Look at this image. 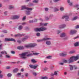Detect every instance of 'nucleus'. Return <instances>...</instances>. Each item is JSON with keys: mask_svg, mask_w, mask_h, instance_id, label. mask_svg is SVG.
<instances>
[{"mask_svg": "<svg viewBox=\"0 0 79 79\" xmlns=\"http://www.w3.org/2000/svg\"><path fill=\"white\" fill-rule=\"evenodd\" d=\"M34 30L35 32H41L42 31H46V30H47V28L44 27H41L39 28H35Z\"/></svg>", "mask_w": 79, "mask_h": 79, "instance_id": "nucleus-1", "label": "nucleus"}, {"mask_svg": "<svg viewBox=\"0 0 79 79\" xmlns=\"http://www.w3.org/2000/svg\"><path fill=\"white\" fill-rule=\"evenodd\" d=\"M37 44H31L28 45H24L25 48H32L37 46Z\"/></svg>", "mask_w": 79, "mask_h": 79, "instance_id": "nucleus-2", "label": "nucleus"}, {"mask_svg": "<svg viewBox=\"0 0 79 79\" xmlns=\"http://www.w3.org/2000/svg\"><path fill=\"white\" fill-rule=\"evenodd\" d=\"M27 53H28V52H24L22 54H19V55L22 59L25 60V59H26L27 58L26 55Z\"/></svg>", "mask_w": 79, "mask_h": 79, "instance_id": "nucleus-3", "label": "nucleus"}, {"mask_svg": "<svg viewBox=\"0 0 79 79\" xmlns=\"http://www.w3.org/2000/svg\"><path fill=\"white\" fill-rule=\"evenodd\" d=\"M69 15H64L62 17V19H65V20L66 21H68L69 19Z\"/></svg>", "mask_w": 79, "mask_h": 79, "instance_id": "nucleus-4", "label": "nucleus"}, {"mask_svg": "<svg viewBox=\"0 0 79 79\" xmlns=\"http://www.w3.org/2000/svg\"><path fill=\"white\" fill-rule=\"evenodd\" d=\"M51 40V38H44L42 39L38 40L37 42H43V41H44L45 40Z\"/></svg>", "mask_w": 79, "mask_h": 79, "instance_id": "nucleus-5", "label": "nucleus"}, {"mask_svg": "<svg viewBox=\"0 0 79 79\" xmlns=\"http://www.w3.org/2000/svg\"><path fill=\"white\" fill-rule=\"evenodd\" d=\"M22 10L25 9L26 10H28V11H32V10H33L32 8L27 7L25 5L22 6Z\"/></svg>", "mask_w": 79, "mask_h": 79, "instance_id": "nucleus-6", "label": "nucleus"}, {"mask_svg": "<svg viewBox=\"0 0 79 79\" xmlns=\"http://www.w3.org/2000/svg\"><path fill=\"white\" fill-rule=\"evenodd\" d=\"M76 32H77V30H72L70 31L69 33L71 35H74V34H75Z\"/></svg>", "mask_w": 79, "mask_h": 79, "instance_id": "nucleus-7", "label": "nucleus"}, {"mask_svg": "<svg viewBox=\"0 0 79 79\" xmlns=\"http://www.w3.org/2000/svg\"><path fill=\"white\" fill-rule=\"evenodd\" d=\"M5 41H6L7 42L10 41H14V42H16V40L15 39L13 38H6L5 39Z\"/></svg>", "mask_w": 79, "mask_h": 79, "instance_id": "nucleus-8", "label": "nucleus"}, {"mask_svg": "<svg viewBox=\"0 0 79 79\" xmlns=\"http://www.w3.org/2000/svg\"><path fill=\"white\" fill-rule=\"evenodd\" d=\"M66 26L65 24H63L59 25L58 26V28L59 29H63Z\"/></svg>", "mask_w": 79, "mask_h": 79, "instance_id": "nucleus-9", "label": "nucleus"}, {"mask_svg": "<svg viewBox=\"0 0 79 79\" xmlns=\"http://www.w3.org/2000/svg\"><path fill=\"white\" fill-rule=\"evenodd\" d=\"M72 57L73 60V61H77L79 58V55L76 56H73Z\"/></svg>", "mask_w": 79, "mask_h": 79, "instance_id": "nucleus-10", "label": "nucleus"}, {"mask_svg": "<svg viewBox=\"0 0 79 79\" xmlns=\"http://www.w3.org/2000/svg\"><path fill=\"white\" fill-rule=\"evenodd\" d=\"M20 16L19 15H15L12 16V19H18L19 18Z\"/></svg>", "mask_w": 79, "mask_h": 79, "instance_id": "nucleus-11", "label": "nucleus"}, {"mask_svg": "<svg viewBox=\"0 0 79 79\" xmlns=\"http://www.w3.org/2000/svg\"><path fill=\"white\" fill-rule=\"evenodd\" d=\"M69 63H73L74 61V59L73 58V57H71L70 59H69L68 60Z\"/></svg>", "mask_w": 79, "mask_h": 79, "instance_id": "nucleus-12", "label": "nucleus"}, {"mask_svg": "<svg viewBox=\"0 0 79 79\" xmlns=\"http://www.w3.org/2000/svg\"><path fill=\"white\" fill-rule=\"evenodd\" d=\"M61 56H66L67 55V52L61 53L59 54Z\"/></svg>", "mask_w": 79, "mask_h": 79, "instance_id": "nucleus-13", "label": "nucleus"}, {"mask_svg": "<svg viewBox=\"0 0 79 79\" xmlns=\"http://www.w3.org/2000/svg\"><path fill=\"white\" fill-rule=\"evenodd\" d=\"M66 33H64L63 32L60 35V37H66Z\"/></svg>", "mask_w": 79, "mask_h": 79, "instance_id": "nucleus-14", "label": "nucleus"}, {"mask_svg": "<svg viewBox=\"0 0 79 79\" xmlns=\"http://www.w3.org/2000/svg\"><path fill=\"white\" fill-rule=\"evenodd\" d=\"M25 46H18L17 47V49H18V50H23V49H24V48H25Z\"/></svg>", "mask_w": 79, "mask_h": 79, "instance_id": "nucleus-15", "label": "nucleus"}, {"mask_svg": "<svg viewBox=\"0 0 79 79\" xmlns=\"http://www.w3.org/2000/svg\"><path fill=\"white\" fill-rule=\"evenodd\" d=\"M24 35H25L23 34H18L15 35V37H18V36L21 37V36H24Z\"/></svg>", "mask_w": 79, "mask_h": 79, "instance_id": "nucleus-16", "label": "nucleus"}, {"mask_svg": "<svg viewBox=\"0 0 79 79\" xmlns=\"http://www.w3.org/2000/svg\"><path fill=\"white\" fill-rule=\"evenodd\" d=\"M28 38V36L27 35L25 36V37L24 38H23L22 39V41L23 42H24L25 41H26V40Z\"/></svg>", "mask_w": 79, "mask_h": 79, "instance_id": "nucleus-17", "label": "nucleus"}, {"mask_svg": "<svg viewBox=\"0 0 79 79\" xmlns=\"http://www.w3.org/2000/svg\"><path fill=\"white\" fill-rule=\"evenodd\" d=\"M46 44L47 45H50L51 44V41H46Z\"/></svg>", "mask_w": 79, "mask_h": 79, "instance_id": "nucleus-18", "label": "nucleus"}, {"mask_svg": "<svg viewBox=\"0 0 79 79\" xmlns=\"http://www.w3.org/2000/svg\"><path fill=\"white\" fill-rule=\"evenodd\" d=\"M54 17V15H53L52 14H51L49 16V18L50 19H52Z\"/></svg>", "mask_w": 79, "mask_h": 79, "instance_id": "nucleus-19", "label": "nucleus"}, {"mask_svg": "<svg viewBox=\"0 0 79 79\" xmlns=\"http://www.w3.org/2000/svg\"><path fill=\"white\" fill-rule=\"evenodd\" d=\"M67 3L70 6H72L73 5V3L71 2L70 0H67Z\"/></svg>", "mask_w": 79, "mask_h": 79, "instance_id": "nucleus-20", "label": "nucleus"}, {"mask_svg": "<svg viewBox=\"0 0 79 79\" xmlns=\"http://www.w3.org/2000/svg\"><path fill=\"white\" fill-rule=\"evenodd\" d=\"M26 12V14L27 15H30L31 13H32V12L29 11H25Z\"/></svg>", "mask_w": 79, "mask_h": 79, "instance_id": "nucleus-21", "label": "nucleus"}, {"mask_svg": "<svg viewBox=\"0 0 79 79\" xmlns=\"http://www.w3.org/2000/svg\"><path fill=\"white\" fill-rule=\"evenodd\" d=\"M69 66L70 70H71V71H73V67H74L73 66L69 65Z\"/></svg>", "mask_w": 79, "mask_h": 79, "instance_id": "nucleus-22", "label": "nucleus"}, {"mask_svg": "<svg viewBox=\"0 0 79 79\" xmlns=\"http://www.w3.org/2000/svg\"><path fill=\"white\" fill-rule=\"evenodd\" d=\"M74 45L75 47L79 46V42H77L75 43L74 44Z\"/></svg>", "mask_w": 79, "mask_h": 79, "instance_id": "nucleus-23", "label": "nucleus"}, {"mask_svg": "<svg viewBox=\"0 0 79 79\" xmlns=\"http://www.w3.org/2000/svg\"><path fill=\"white\" fill-rule=\"evenodd\" d=\"M78 18L77 16L74 17L72 19V21H75V20H76Z\"/></svg>", "mask_w": 79, "mask_h": 79, "instance_id": "nucleus-24", "label": "nucleus"}, {"mask_svg": "<svg viewBox=\"0 0 79 79\" xmlns=\"http://www.w3.org/2000/svg\"><path fill=\"white\" fill-rule=\"evenodd\" d=\"M55 75V76H57L58 75V73L57 71H55L54 73V74H53L52 75L51 74V76H54Z\"/></svg>", "mask_w": 79, "mask_h": 79, "instance_id": "nucleus-25", "label": "nucleus"}, {"mask_svg": "<svg viewBox=\"0 0 79 79\" xmlns=\"http://www.w3.org/2000/svg\"><path fill=\"white\" fill-rule=\"evenodd\" d=\"M23 28V27L22 26L20 25L18 29L19 30H22Z\"/></svg>", "mask_w": 79, "mask_h": 79, "instance_id": "nucleus-26", "label": "nucleus"}, {"mask_svg": "<svg viewBox=\"0 0 79 79\" xmlns=\"http://www.w3.org/2000/svg\"><path fill=\"white\" fill-rule=\"evenodd\" d=\"M19 70V69L18 68H16L14 69L13 70V72L14 73H16L17 71H18Z\"/></svg>", "mask_w": 79, "mask_h": 79, "instance_id": "nucleus-27", "label": "nucleus"}, {"mask_svg": "<svg viewBox=\"0 0 79 79\" xmlns=\"http://www.w3.org/2000/svg\"><path fill=\"white\" fill-rule=\"evenodd\" d=\"M26 23L25 22H23L22 23H19V24H21V25H22L23 26H24V25H26Z\"/></svg>", "mask_w": 79, "mask_h": 79, "instance_id": "nucleus-28", "label": "nucleus"}, {"mask_svg": "<svg viewBox=\"0 0 79 79\" xmlns=\"http://www.w3.org/2000/svg\"><path fill=\"white\" fill-rule=\"evenodd\" d=\"M38 65H33V69H37V66H38Z\"/></svg>", "mask_w": 79, "mask_h": 79, "instance_id": "nucleus-29", "label": "nucleus"}, {"mask_svg": "<svg viewBox=\"0 0 79 79\" xmlns=\"http://www.w3.org/2000/svg\"><path fill=\"white\" fill-rule=\"evenodd\" d=\"M1 54H4V53H5V54H6V55H7V52H6L5 51L1 52Z\"/></svg>", "mask_w": 79, "mask_h": 79, "instance_id": "nucleus-30", "label": "nucleus"}, {"mask_svg": "<svg viewBox=\"0 0 79 79\" xmlns=\"http://www.w3.org/2000/svg\"><path fill=\"white\" fill-rule=\"evenodd\" d=\"M64 8L63 7L61 6L60 7V11H64Z\"/></svg>", "mask_w": 79, "mask_h": 79, "instance_id": "nucleus-31", "label": "nucleus"}, {"mask_svg": "<svg viewBox=\"0 0 79 79\" xmlns=\"http://www.w3.org/2000/svg\"><path fill=\"white\" fill-rule=\"evenodd\" d=\"M11 76H12V74L10 73H9L7 74V76L8 77H11Z\"/></svg>", "mask_w": 79, "mask_h": 79, "instance_id": "nucleus-32", "label": "nucleus"}, {"mask_svg": "<svg viewBox=\"0 0 79 79\" xmlns=\"http://www.w3.org/2000/svg\"><path fill=\"white\" fill-rule=\"evenodd\" d=\"M56 34H59L61 33V31L57 30L56 31Z\"/></svg>", "mask_w": 79, "mask_h": 79, "instance_id": "nucleus-33", "label": "nucleus"}, {"mask_svg": "<svg viewBox=\"0 0 79 79\" xmlns=\"http://www.w3.org/2000/svg\"><path fill=\"white\" fill-rule=\"evenodd\" d=\"M52 58V56H49L47 57V58L48 59H51Z\"/></svg>", "mask_w": 79, "mask_h": 79, "instance_id": "nucleus-34", "label": "nucleus"}, {"mask_svg": "<svg viewBox=\"0 0 79 79\" xmlns=\"http://www.w3.org/2000/svg\"><path fill=\"white\" fill-rule=\"evenodd\" d=\"M29 6H34V4L33 3H28Z\"/></svg>", "mask_w": 79, "mask_h": 79, "instance_id": "nucleus-35", "label": "nucleus"}, {"mask_svg": "<svg viewBox=\"0 0 79 79\" xmlns=\"http://www.w3.org/2000/svg\"><path fill=\"white\" fill-rule=\"evenodd\" d=\"M75 53V51H71L69 52V53L70 54H72V53Z\"/></svg>", "mask_w": 79, "mask_h": 79, "instance_id": "nucleus-36", "label": "nucleus"}, {"mask_svg": "<svg viewBox=\"0 0 79 79\" xmlns=\"http://www.w3.org/2000/svg\"><path fill=\"white\" fill-rule=\"evenodd\" d=\"M40 53L38 52H35V53H33V55H39Z\"/></svg>", "mask_w": 79, "mask_h": 79, "instance_id": "nucleus-37", "label": "nucleus"}, {"mask_svg": "<svg viewBox=\"0 0 79 79\" xmlns=\"http://www.w3.org/2000/svg\"><path fill=\"white\" fill-rule=\"evenodd\" d=\"M38 2H39V0H34V1H32V2H33V3H37Z\"/></svg>", "mask_w": 79, "mask_h": 79, "instance_id": "nucleus-38", "label": "nucleus"}, {"mask_svg": "<svg viewBox=\"0 0 79 79\" xmlns=\"http://www.w3.org/2000/svg\"><path fill=\"white\" fill-rule=\"evenodd\" d=\"M45 18L46 20H49V19H50L49 17H48V16L45 17Z\"/></svg>", "mask_w": 79, "mask_h": 79, "instance_id": "nucleus-39", "label": "nucleus"}, {"mask_svg": "<svg viewBox=\"0 0 79 79\" xmlns=\"http://www.w3.org/2000/svg\"><path fill=\"white\" fill-rule=\"evenodd\" d=\"M40 26L43 27V26H44V23H40Z\"/></svg>", "mask_w": 79, "mask_h": 79, "instance_id": "nucleus-40", "label": "nucleus"}, {"mask_svg": "<svg viewBox=\"0 0 79 79\" xmlns=\"http://www.w3.org/2000/svg\"><path fill=\"white\" fill-rule=\"evenodd\" d=\"M13 6H9V9H13Z\"/></svg>", "mask_w": 79, "mask_h": 79, "instance_id": "nucleus-41", "label": "nucleus"}, {"mask_svg": "<svg viewBox=\"0 0 79 79\" xmlns=\"http://www.w3.org/2000/svg\"><path fill=\"white\" fill-rule=\"evenodd\" d=\"M54 11H59V9L57 8H55L54 9Z\"/></svg>", "mask_w": 79, "mask_h": 79, "instance_id": "nucleus-42", "label": "nucleus"}, {"mask_svg": "<svg viewBox=\"0 0 79 79\" xmlns=\"http://www.w3.org/2000/svg\"><path fill=\"white\" fill-rule=\"evenodd\" d=\"M32 74H33V75L34 76H37V73H35V72L33 73Z\"/></svg>", "mask_w": 79, "mask_h": 79, "instance_id": "nucleus-43", "label": "nucleus"}, {"mask_svg": "<svg viewBox=\"0 0 79 79\" xmlns=\"http://www.w3.org/2000/svg\"><path fill=\"white\" fill-rule=\"evenodd\" d=\"M42 79H48V77H43L41 78Z\"/></svg>", "mask_w": 79, "mask_h": 79, "instance_id": "nucleus-44", "label": "nucleus"}, {"mask_svg": "<svg viewBox=\"0 0 79 79\" xmlns=\"http://www.w3.org/2000/svg\"><path fill=\"white\" fill-rule=\"evenodd\" d=\"M36 35L37 37H39L40 35V33H36Z\"/></svg>", "mask_w": 79, "mask_h": 79, "instance_id": "nucleus-45", "label": "nucleus"}, {"mask_svg": "<svg viewBox=\"0 0 79 79\" xmlns=\"http://www.w3.org/2000/svg\"><path fill=\"white\" fill-rule=\"evenodd\" d=\"M5 57L6 58H10V56L6 55L5 56Z\"/></svg>", "mask_w": 79, "mask_h": 79, "instance_id": "nucleus-46", "label": "nucleus"}, {"mask_svg": "<svg viewBox=\"0 0 79 79\" xmlns=\"http://www.w3.org/2000/svg\"><path fill=\"white\" fill-rule=\"evenodd\" d=\"M17 75L18 76H19V77H21V73H17Z\"/></svg>", "mask_w": 79, "mask_h": 79, "instance_id": "nucleus-47", "label": "nucleus"}, {"mask_svg": "<svg viewBox=\"0 0 79 79\" xmlns=\"http://www.w3.org/2000/svg\"><path fill=\"white\" fill-rule=\"evenodd\" d=\"M7 14H8V12L5 11L4 12V15L5 16H7Z\"/></svg>", "mask_w": 79, "mask_h": 79, "instance_id": "nucleus-48", "label": "nucleus"}, {"mask_svg": "<svg viewBox=\"0 0 79 79\" xmlns=\"http://www.w3.org/2000/svg\"><path fill=\"white\" fill-rule=\"evenodd\" d=\"M31 61L32 63H37V61H35V60H32Z\"/></svg>", "mask_w": 79, "mask_h": 79, "instance_id": "nucleus-49", "label": "nucleus"}, {"mask_svg": "<svg viewBox=\"0 0 79 79\" xmlns=\"http://www.w3.org/2000/svg\"><path fill=\"white\" fill-rule=\"evenodd\" d=\"M44 10L45 11H48V8H45Z\"/></svg>", "mask_w": 79, "mask_h": 79, "instance_id": "nucleus-50", "label": "nucleus"}, {"mask_svg": "<svg viewBox=\"0 0 79 79\" xmlns=\"http://www.w3.org/2000/svg\"><path fill=\"white\" fill-rule=\"evenodd\" d=\"M29 66H30V68H31L33 69V67L34 66V65L30 64L29 65Z\"/></svg>", "mask_w": 79, "mask_h": 79, "instance_id": "nucleus-51", "label": "nucleus"}, {"mask_svg": "<svg viewBox=\"0 0 79 79\" xmlns=\"http://www.w3.org/2000/svg\"><path fill=\"white\" fill-rule=\"evenodd\" d=\"M32 54L31 53V54H28V55H27V56H32Z\"/></svg>", "mask_w": 79, "mask_h": 79, "instance_id": "nucleus-52", "label": "nucleus"}, {"mask_svg": "<svg viewBox=\"0 0 79 79\" xmlns=\"http://www.w3.org/2000/svg\"><path fill=\"white\" fill-rule=\"evenodd\" d=\"M11 67L10 66H8L6 67V69H9L11 68Z\"/></svg>", "mask_w": 79, "mask_h": 79, "instance_id": "nucleus-53", "label": "nucleus"}, {"mask_svg": "<svg viewBox=\"0 0 79 79\" xmlns=\"http://www.w3.org/2000/svg\"><path fill=\"white\" fill-rule=\"evenodd\" d=\"M29 23H34V22L33 20H30L29 21Z\"/></svg>", "mask_w": 79, "mask_h": 79, "instance_id": "nucleus-54", "label": "nucleus"}, {"mask_svg": "<svg viewBox=\"0 0 79 79\" xmlns=\"http://www.w3.org/2000/svg\"><path fill=\"white\" fill-rule=\"evenodd\" d=\"M63 62H64V63H67V62H68V60L65 59H64L63 60Z\"/></svg>", "mask_w": 79, "mask_h": 79, "instance_id": "nucleus-55", "label": "nucleus"}, {"mask_svg": "<svg viewBox=\"0 0 79 79\" xmlns=\"http://www.w3.org/2000/svg\"><path fill=\"white\" fill-rule=\"evenodd\" d=\"M48 23H44V26H47V24H48Z\"/></svg>", "mask_w": 79, "mask_h": 79, "instance_id": "nucleus-56", "label": "nucleus"}, {"mask_svg": "<svg viewBox=\"0 0 79 79\" xmlns=\"http://www.w3.org/2000/svg\"><path fill=\"white\" fill-rule=\"evenodd\" d=\"M3 76V75L0 74V78H2Z\"/></svg>", "mask_w": 79, "mask_h": 79, "instance_id": "nucleus-57", "label": "nucleus"}, {"mask_svg": "<svg viewBox=\"0 0 79 79\" xmlns=\"http://www.w3.org/2000/svg\"><path fill=\"white\" fill-rule=\"evenodd\" d=\"M25 76L26 77H28V76H29V74L27 73H26L25 74Z\"/></svg>", "mask_w": 79, "mask_h": 79, "instance_id": "nucleus-58", "label": "nucleus"}, {"mask_svg": "<svg viewBox=\"0 0 79 79\" xmlns=\"http://www.w3.org/2000/svg\"><path fill=\"white\" fill-rule=\"evenodd\" d=\"M26 19V16H24L22 19L23 21H24Z\"/></svg>", "mask_w": 79, "mask_h": 79, "instance_id": "nucleus-59", "label": "nucleus"}, {"mask_svg": "<svg viewBox=\"0 0 79 79\" xmlns=\"http://www.w3.org/2000/svg\"><path fill=\"white\" fill-rule=\"evenodd\" d=\"M73 68H74L75 69H77V67H76V66L75 65H73Z\"/></svg>", "mask_w": 79, "mask_h": 79, "instance_id": "nucleus-60", "label": "nucleus"}, {"mask_svg": "<svg viewBox=\"0 0 79 79\" xmlns=\"http://www.w3.org/2000/svg\"><path fill=\"white\" fill-rule=\"evenodd\" d=\"M59 64L60 65H63V64H64V63L61 62V63H59Z\"/></svg>", "mask_w": 79, "mask_h": 79, "instance_id": "nucleus-61", "label": "nucleus"}, {"mask_svg": "<svg viewBox=\"0 0 79 79\" xmlns=\"http://www.w3.org/2000/svg\"><path fill=\"white\" fill-rule=\"evenodd\" d=\"M11 52V53H12V54H15V51H12Z\"/></svg>", "mask_w": 79, "mask_h": 79, "instance_id": "nucleus-62", "label": "nucleus"}, {"mask_svg": "<svg viewBox=\"0 0 79 79\" xmlns=\"http://www.w3.org/2000/svg\"><path fill=\"white\" fill-rule=\"evenodd\" d=\"M25 29L26 30H28L29 29V27H25Z\"/></svg>", "mask_w": 79, "mask_h": 79, "instance_id": "nucleus-63", "label": "nucleus"}, {"mask_svg": "<svg viewBox=\"0 0 79 79\" xmlns=\"http://www.w3.org/2000/svg\"><path fill=\"white\" fill-rule=\"evenodd\" d=\"M76 28L77 29H79V25H77L76 26Z\"/></svg>", "mask_w": 79, "mask_h": 79, "instance_id": "nucleus-64", "label": "nucleus"}]
</instances>
